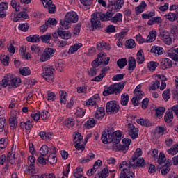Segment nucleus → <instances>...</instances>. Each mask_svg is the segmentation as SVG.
<instances>
[{"label":"nucleus","instance_id":"5fc2aeb1","mask_svg":"<svg viewBox=\"0 0 178 178\" xmlns=\"http://www.w3.org/2000/svg\"><path fill=\"white\" fill-rule=\"evenodd\" d=\"M47 99L49 102H52L56 99V94L54 92L48 91L47 92Z\"/></svg>","mask_w":178,"mask_h":178},{"label":"nucleus","instance_id":"09e8293b","mask_svg":"<svg viewBox=\"0 0 178 178\" xmlns=\"http://www.w3.org/2000/svg\"><path fill=\"white\" fill-rule=\"evenodd\" d=\"M129 97L127 93H124L121 95V105H123L124 106H126L127 104H129Z\"/></svg>","mask_w":178,"mask_h":178},{"label":"nucleus","instance_id":"2eb2a0df","mask_svg":"<svg viewBox=\"0 0 178 178\" xmlns=\"http://www.w3.org/2000/svg\"><path fill=\"white\" fill-rule=\"evenodd\" d=\"M26 19H29V15L26 11H21L19 13L14 14L13 20L16 22L20 20H26Z\"/></svg>","mask_w":178,"mask_h":178},{"label":"nucleus","instance_id":"6ab92c4d","mask_svg":"<svg viewBox=\"0 0 178 178\" xmlns=\"http://www.w3.org/2000/svg\"><path fill=\"white\" fill-rule=\"evenodd\" d=\"M19 127L21 130H26L27 131L31 130L33 127H34V124L31 122L30 120L26 122H22L19 124Z\"/></svg>","mask_w":178,"mask_h":178},{"label":"nucleus","instance_id":"f03ea898","mask_svg":"<svg viewBox=\"0 0 178 178\" xmlns=\"http://www.w3.org/2000/svg\"><path fill=\"white\" fill-rule=\"evenodd\" d=\"M114 13L112 10H109L105 14L102 13H96L92 15L91 18V26L93 29H98L101 27L102 22H110L114 24H118V23L122 22L123 19V15L122 13H116L114 17H113Z\"/></svg>","mask_w":178,"mask_h":178},{"label":"nucleus","instance_id":"9b49d317","mask_svg":"<svg viewBox=\"0 0 178 178\" xmlns=\"http://www.w3.org/2000/svg\"><path fill=\"white\" fill-rule=\"evenodd\" d=\"M43 6L48 9L49 13H55L56 12V6L52 3V0H40Z\"/></svg>","mask_w":178,"mask_h":178},{"label":"nucleus","instance_id":"0e129e2a","mask_svg":"<svg viewBox=\"0 0 178 178\" xmlns=\"http://www.w3.org/2000/svg\"><path fill=\"white\" fill-rule=\"evenodd\" d=\"M0 60L4 66H9V56H1L0 57Z\"/></svg>","mask_w":178,"mask_h":178},{"label":"nucleus","instance_id":"6e6d98bb","mask_svg":"<svg viewBox=\"0 0 178 178\" xmlns=\"http://www.w3.org/2000/svg\"><path fill=\"white\" fill-rule=\"evenodd\" d=\"M51 37L50 33H47L46 35H41L40 40L42 42H44V44H49Z\"/></svg>","mask_w":178,"mask_h":178},{"label":"nucleus","instance_id":"8fccbe9b","mask_svg":"<svg viewBox=\"0 0 178 178\" xmlns=\"http://www.w3.org/2000/svg\"><path fill=\"white\" fill-rule=\"evenodd\" d=\"M165 17L169 22H175L177 20L178 14L177 13H169L168 15H165Z\"/></svg>","mask_w":178,"mask_h":178},{"label":"nucleus","instance_id":"f8f14e48","mask_svg":"<svg viewBox=\"0 0 178 178\" xmlns=\"http://www.w3.org/2000/svg\"><path fill=\"white\" fill-rule=\"evenodd\" d=\"M127 127L129 136H131L133 140H136V138L138 137V128H136V127L131 123H129L127 124Z\"/></svg>","mask_w":178,"mask_h":178},{"label":"nucleus","instance_id":"338daca9","mask_svg":"<svg viewBox=\"0 0 178 178\" xmlns=\"http://www.w3.org/2000/svg\"><path fill=\"white\" fill-rule=\"evenodd\" d=\"M162 97L164 101H168L170 98V89L167 88L165 90H164L162 94Z\"/></svg>","mask_w":178,"mask_h":178},{"label":"nucleus","instance_id":"603ef678","mask_svg":"<svg viewBox=\"0 0 178 178\" xmlns=\"http://www.w3.org/2000/svg\"><path fill=\"white\" fill-rule=\"evenodd\" d=\"M19 73L22 76H30L31 74V70L29 67H24L22 69H19Z\"/></svg>","mask_w":178,"mask_h":178},{"label":"nucleus","instance_id":"e2e57ef3","mask_svg":"<svg viewBox=\"0 0 178 178\" xmlns=\"http://www.w3.org/2000/svg\"><path fill=\"white\" fill-rule=\"evenodd\" d=\"M81 141H83V136H81V134L79 132H75L74 136V143H75V144H77L79 143H81Z\"/></svg>","mask_w":178,"mask_h":178},{"label":"nucleus","instance_id":"4be33fe9","mask_svg":"<svg viewBox=\"0 0 178 178\" xmlns=\"http://www.w3.org/2000/svg\"><path fill=\"white\" fill-rule=\"evenodd\" d=\"M104 116H105V108L104 107L98 108L95 113V119L102 120Z\"/></svg>","mask_w":178,"mask_h":178},{"label":"nucleus","instance_id":"774afa93","mask_svg":"<svg viewBox=\"0 0 178 178\" xmlns=\"http://www.w3.org/2000/svg\"><path fill=\"white\" fill-rule=\"evenodd\" d=\"M155 16V11H151L148 13H143L142 14V18H143L145 20H147L148 19H152V17H154Z\"/></svg>","mask_w":178,"mask_h":178},{"label":"nucleus","instance_id":"6e6552de","mask_svg":"<svg viewBox=\"0 0 178 178\" xmlns=\"http://www.w3.org/2000/svg\"><path fill=\"white\" fill-rule=\"evenodd\" d=\"M106 111L107 113H118L119 112V104L116 101H110L106 103Z\"/></svg>","mask_w":178,"mask_h":178},{"label":"nucleus","instance_id":"4c0bfd02","mask_svg":"<svg viewBox=\"0 0 178 178\" xmlns=\"http://www.w3.org/2000/svg\"><path fill=\"white\" fill-rule=\"evenodd\" d=\"M136 62L134 57H131L128 61V70H134L136 69Z\"/></svg>","mask_w":178,"mask_h":178},{"label":"nucleus","instance_id":"69168bd1","mask_svg":"<svg viewBox=\"0 0 178 178\" xmlns=\"http://www.w3.org/2000/svg\"><path fill=\"white\" fill-rule=\"evenodd\" d=\"M99 178H107L109 176V172L108 169L104 168L102 171L98 173Z\"/></svg>","mask_w":178,"mask_h":178},{"label":"nucleus","instance_id":"79ce46f5","mask_svg":"<svg viewBox=\"0 0 178 178\" xmlns=\"http://www.w3.org/2000/svg\"><path fill=\"white\" fill-rule=\"evenodd\" d=\"M158 77L159 79V81H161L160 90L161 91H163V90L166 88V82H165V81L167 80L166 76L163 75H159Z\"/></svg>","mask_w":178,"mask_h":178},{"label":"nucleus","instance_id":"37998d69","mask_svg":"<svg viewBox=\"0 0 178 178\" xmlns=\"http://www.w3.org/2000/svg\"><path fill=\"white\" fill-rule=\"evenodd\" d=\"M167 152L169 155L175 156L178 152V144L172 145L168 150H167Z\"/></svg>","mask_w":178,"mask_h":178},{"label":"nucleus","instance_id":"4d7b16f0","mask_svg":"<svg viewBox=\"0 0 178 178\" xmlns=\"http://www.w3.org/2000/svg\"><path fill=\"white\" fill-rule=\"evenodd\" d=\"M83 105H86V106H95L97 107V100H94V99H92L91 97L86 102H83Z\"/></svg>","mask_w":178,"mask_h":178},{"label":"nucleus","instance_id":"a18cd8bd","mask_svg":"<svg viewBox=\"0 0 178 178\" xmlns=\"http://www.w3.org/2000/svg\"><path fill=\"white\" fill-rule=\"evenodd\" d=\"M125 47L127 49H133L136 47V41L133 39H129L125 42Z\"/></svg>","mask_w":178,"mask_h":178},{"label":"nucleus","instance_id":"ddd939ff","mask_svg":"<svg viewBox=\"0 0 178 178\" xmlns=\"http://www.w3.org/2000/svg\"><path fill=\"white\" fill-rule=\"evenodd\" d=\"M160 66L163 70H166V69H170L173 66V63L172 62V60L169 58H161L160 61Z\"/></svg>","mask_w":178,"mask_h":178},{"label":"nucleus","instance_id":"bb28decb","mask_svg":"<svg viewBox=\"0 0 178 178\" xmlns=\"http://www.w3.org/2000/svg\"><path fill=\"white\" fill-rule=\"evenodd\" d=\"M136 123H138V124H140V126H144L145 127H151V126H152V123H151L148 119H138L136 120Z\"/></svg>","mask_w":178,"mask_h":178},{"label":"nucleus","instance_id":"680f3d73","mask_svg":"<svg viewBox=\"0 0 178 178\" xmlns=\"http://www.w3.org/2000/svg\"><path fill=\"white\" fill-rule=\"evenodd\" d=\"M47 162H49L50 165H55V163L58 162V159L56 158V155L49 154V156L47 158Z\"/></svg>","mask_w":178,"mask_h":178},{"label":"nucleus","instance_id":"f704fd0d","mask_svg":"<svg viewBox=\"0 0 178 178\" xmlns=\"http://www.w3.org/2000/svg\"><path fill=\"white\" fill-rule=\"evenodd\" d=\"M156 39V31H152L149 32V35L147 37L146 42H153Z\"/></svg>","mask_w":178,"mask_h":178},{"label":"nucleus","instance_id":"a211bd4d","mask_svg":"<svg viewBox=\"0 0 178 178\" xmlns=\"http://www.w3.org/2000/svg\"><path fill=\"white\" fill-rule=\"evenodd\" d=\"M97 60L99 62L101 65H108L109 63V57H107L104 53H99L97 55Z\"/></svg>","mask_w":178,"mask_h":178},{"label":"nucleus","instance_id":"aec40b11","mask_svg":"<svg viewBox=\"0 0 178 178\" xmlns=\"http://www.w3.org/2000/svg\"><path fill=\"white\" fill-rule=\"evenodd\" d=\"M13 79V75L10 74H8L4 76V79L1 81V84L4 87H8V86H10L12 83V80Z\"/></svg>","mask_w":178,"mask_h":178},{"label":"nucleus","instance_id":"58836bf2","mask_svg":"<svg viewBox=\"0 0 178 178\" xmlns=\"http://www.w3.org/2000/svg\"><path fill=\"white\" fill-rule=\"evenodd\" d=\"M25 172L29 176H34V175L37 174V170H35V165H29L26 168Z\"/></svg>","mask_w":178,"mask_h":178},{"label":"nucleus","instance_id":"c756f323","mask_svg":"<svg viewBox=\"0 0 178 178\" xmlns=\"http://www.w3.org/2000/svg\"><path fill=\"white\" fill-rule=\"evenodd\" d=\"M147 69L148 70H149V72H155V70H156V67H158V66H159V63L156 62V61H150L149 63H147Z\"/></svg>","mask_w":178,"mask_h":178},{"label":"nucleus","instance_id":"72a5a7b5","mask_svg":"<svg viewBox=\"0 0 178 178\" xmlns=\"http://www.w3.org/2000/svg\"><path fill=\"white\" fill-rule=\"evenodd\" d=\"M20 83H22V80L20 79V78L13 76V80L10 86L13 87V88H17V87L20 86Z\"/></svg>","mask_w":178,"mask_h":178},{"label":"nucleus","instance_id":"7c9ffc66","mask_svg":"<svg viewBox=\"0 0 178 178\" xmlns=\"http://www.w3.org/2000/svg\"><path fill=\"white\" fill-rule=\"evenodd\" d=\"M63 124L64 126H65V127H67L68 129H72V127H74L75 124L74 119L72 118H68L65 119Z\"/></svg>","mask_w":178,"mask_h":178},{"label":"nucleus","instance_id":"ea45409f","mask_svg":"<svg viewBox=\"0 0 178 178\" xmlns=\"http://www.w3.org/2000/svg\"><path fill=\"white\" fill-rule=\"evenodd\" d=\"M150 52L152 54H155V55H162L163 54V48L154 46L152 47Z\"/></svg>","mask_w":178,"mask_h":178},{"label":"nucleus","instance_id":"39448f33","mask_svg":"<svg viewBox=\"0 0 178 178\" xmlns=\"http://www.w3.org/2000/svg\"><path fill=\"white\" fill-rule=\"evenodd\" d=\"M54 67L50 65H46L43 67V72L42 73V77L47 81V83H52L54 81Z\"/></svg>","mask_w":178,"mask_h":178},{"label":"nucleus","instance_id":"9d476101","mask_svg":"<svg viewBox=\"0 0 178 178\" xmlns=\"http://www.w3.org/2000/svg\"><path fill=\"white\" fill-rule=\"evenodd\" d=\"M108 8L112 9L113 10H119L123 8V5H124V0H116V1H108Z\"/></svg>","mask_w":178,"mask_h":178},{"label":"nucleus","instance_id":"3c124183","mask_svg":"<svg viewBox=\"0 0 178 178\" xmlns=\"http://www.w3.org/2000/svg\"><path fill=\"white\" fill-rule=\"evenodd\" d=\"M49 152V148L46 145H42L40 149V154L42 156H47Z\"/></svg>","mask_w":178,"mask_h":178},{"label":"nucleus","instance_id":"b1692460","mask_svg":"<svg viewBox=\"0 0 178 178\" xmlns=\"http://www.w3.org/2000/svg\"><path fill=\"white\" fill-rule=\"evenodd\" d=\"M147 6L145 1H141L139 6L135 8L136 15H141V13H143V12L145 10V8H147Z\"/></svg>","mask_w":178,"mask_h":178},{"label":"nucleus","instance_id":"864d4df0","mask_svg":"<svg viewBox=\"0 0 178 178\" xmlns=\"http://www.w3.org/2000/svg\"><path fill=\"white\" fill-rule=\"evenodd\" d=\"M10 5L12 8L15 10V12H20V9H22V7L20 6V3L17 2V1L12 0Z\"/></svg>","mask_w":178,"mask_h":178},{"label":"nucleus","instance_id":"0eeeda50","mask_svg":"<svg viewBox=\"0 0 178 178\" xmlns=\"http://www.w3.org/2000/svg\"><path fill=\"white\" fill-rule=\"evenodd\" d=\"M54 54L55 49L50 47L46 48L40 56V62H47L54 56Z\"/></svg>","mask_w":178,"mask_h":178},{"label":"nucleus","instance_id":"a19ab883","mask_svg":"<svg viewBox=\"0 0 178 178\" xmlns=\"http://www.w3.org/2000/svg\"><path fill=\"white\" fill-rule=\"evenodd\" d=\"M39 136L42 138V140H51L52 138V133L51 132H45V131H40L39 133Z\"/></svg>","mask_w":178,"mask_h":178},{"label":"nucleus","instance_id":"393cba45","mask_svg":"<svg viewBox=\"0 0 178 178\" xmlns=\"http://www.w3.org/2000/svg\"><path fill=\"white\" fill-rule=\"evenodd\" d=\"M162 17H152L148 22V26H154V24H162Z\"/></svg>","mask_w":178,"mask_h":178},{"label":"nucleus","instance_id":"dca6fc26","mask_svg":"<svg viewBox=\"0 0 178 178\" xmlns=\"http://www.w3.org/2000/svg\"><path fill=\"white\" fill-rule=\"evenodd\" d=\"M169 58H171L174 62H178V48H171L167 51Z\"/></svg>","mask_w":178,"mask_h":178},{"label":"nucleus","instance_id":"de8ad7c7","mask_svg":"<svg viewBox=\"0 0 178 178\" xmlns=\"http://www.w3.org/2000/svg\"><path fill=\"white\" fill-rule=\"evenodd\" d=\"M81 30V23L79 22L76 25H74V29H72L73 35H79L80 34V31Z\"/></svg>","mask_w":178,"mask_h":178},{"label":"nucleus","instance_id":"2f4dec72","mask_svg":"<svg viewBox=\"0 0 178 178\" xmlns=\"http://www.w3.org/2000/svg\"><path fill=\"white\" fill-rule=\"evenodd\" d=\"M143 54H144V51H143L142 49H140L136 54V60L138 65H142V63H144L145 58Z\"/></svg>","mask_w":178,"mask_h":178},{"label":"nucleus","instance_id":"c9c22d12","mask_svg":"<svg viewBox=\"0 0 178 178\" xmlns=\"http://www.w3.org/2000/svg\"><path fill=\"white\" fill-rule=\"evenodd\" d=\"M60 23L61 24V28L64 30H67V29H70L72 26V22L69 20H67L65 17L64 20H60Z\"/></svg>","mask_w":178,"mask_h":178},{"label":"nucleus","instance_id":"7ed1b4c3","mask_svg":"<svg viewBox=\"0 0 178 178\" xmlns=\"http://www.w3.org/2000/svg\"><path fill=\"white\" fill-rule=\"evenodd\" d=\"M101 138L103 144L113 143V144L118 145L120 143V141H122V131H116L115 133H113L109 128L106 129L102 133Z\"/></svg>","mask_w":178,"mask_h":178},{"label":"nucleus","instance_id":"cd10ccee","mask_svg":"<svg viewBox=\"0 0 178 178\" xmlns=\"http://www.w3.org/2000/svg\"><path fill=\"white\" fill-rule=\"evenodd\" d=\"M82 47V43H76L74 45L70 47L68 54H70V55H72V54L77 52V51H79V49H80Z\"/></svg>","mask_w":178,"mask_h":178},{"label":"nucleus","instance_id":"4468645a","mask_svg":"<svg viewBox=\"0 0 178 178\" xmlns=\"http://www.w3.org/2000/svg\"><path fill=\"white\" fill-rule=\"evenodd\" d=\"M65 17L66 20H68L71 23H77L79 22V15L74 11L67 13Z\"/></svg>","mask_w":178,"mask_h":178},{"label":"nucleus","instance_id":"f257e3e1","mask_svg":"<svg viewBox=\"0 0 178 178\" xmlns=\"http://www.w3.org/2000/svg\"><path fill=\"white\" fill-rule=\"evenodd\" d=\"M141 155H143V151L141 149L137 148L131 157L134 163H131V161H124L119 165V170L123 169L120 174V178H134V173L131 169L144 168L145 165V160L140 158Z\"/></svg>","mask_w":178,"mask_h":178},{"label":"nucleus","instance_id":"bf43d9fd","mask_svg":"<svg viewBox=\"0 0 178 178\" xmlns=\"http://www.w3.org/2000/svg\"><path fill=\"white\" fill-rule=\"evenodd\" d=\"M31 117L35 122H38V120L41 119V112L34 111L31 114Z\"/></svg>","mask_w":178,"mask_h":178},{"label":"nucleus","instance_id":"052dcab7","mask_svg":"<svg viewBox=\"0 0 178 178\" xmlns=\"http://www.w3.org/2000/svg\"><path fill=\"white\" fill-rule=\"evenodd\" d=\"M115 151H122L123 154H126L129 151V147L124 145H115Z\"/></svg>","mask_w":178,"mask_h":178},{"label":"nucleus","instance_id":"a878e982","mask_svg":"<svg viewBox=\"0 0 178 178\" xmlns=\"http://www.w3.org/2000/svg\"><path fill=\"white\" fill-rule=\"evenodd\" d=\"M164 122L165 123H172L173 122V111L168 109L164 115Z\"/></svg>","mask_w":178,"mask_h":178},{"label":"nucleus","instance_id":"473e14b6","mask_svg":"<svg viewBox=\"0 0 178 178\" xmlns=\"http://www.w3.org/2000/svg\"><path fill=\"white\" fill-rule=\"evenodd\" d=\"M97 124V121L94 118H90L88 122H86L84 126L86 129H92V127H95Z\"/></svg>","mask_w":178,"mask_h":178},{"label":"nucleus","instance_id":"49530a36","mask_svg":"<svg viewBox=\"0 0 178 178\" xmlns=\"http://www.w3.org/2000/svg\"><path fill=\"white\" fill-rule=\"evenodd\" d=\"M60 102L65 105L67 98V93L63 90L60 91Z\"/></svg>","mask_w":178,"mask_h":178},{"label":"nucleus","instance_id":"f3484780","mask_svg":"<svg viewBox=\"0 0 178 178\" xmlns=\"http://www.w3.org/2000/svg\"><path fill=\"white\" fill-rule=\"evenodd\" d=\"M8 9H9L8 2L0 3V18L3 19V17H6V10H8Z\"/></svg>","mask_w":178,"mask_h":178},{"label":"nucleus","instance_id":"13d9d810","mask_svg":"<svg viewBox=\"0 0 178 178\" xmlns=\"http://www.w3.org/2000/svg\"><path fill=\"white\" fill-rule=\"evenodd\" d=\"M117 65L120 69H123L127 65V60L126 58L118 59Z\"/></svg>","mask_w":178,"mask_h":178},{"label":"nucleus","instance_id":"c85d7f7f","mask_svg":"<svg viewBox=\"0 0 178 178\" xmlns=\"http://www.w3.org/2000/svg\"><path fill=\"white\" fill-rule=\"evenodd\" d=\"M26 40L28 42H33V43L40 42V41H41V39L39 35H31L26 37Z\"/></svg>","mask_w":178,"mask_h":178},{"label":"nucleus","instance_id":"1a4fd4ad","mask_svg":"<svg viewBox=\"0 0 178 178\" xmlns=\"http://www.w3.org/2000/svg\"><path fill=\"white\" fill-rule=\"evenodd\" d=\"M159 38L165 45H172V37L168 31H161L159 33Z\"/></svg>","mask_w":178,"mask_h":178},{"label":"nucleus","instance_id":"412c9836","mask_svg":"<svg viewBox=\"0 0 178 178\" xmlns=\"http://www.w3.org/2000/svg\"><path fill=\"white\" fill-rule=\"evenodd\" d=\"M58 35L63 40H70V38H72V32L69 31L58 30Z\"/></svg>","mask_w":178,"mask_h":178},{"label":"nucleus","instance_id":"423d86ee","mask_svg":"<svg viewBox=\"0 0 178 178\" xmlns=\"http://www.w3.org/2000/svg\"><path fill=\"white\" fill-rule=\"evenodd\" d=\"M134 94H135V97H134L131 99L132 104L134 106H138V102L141 101L144 93L141 91V85H138L136 87L134 90Z\"/></svg>","mask_w":178,"mask_h":178},{"label":"nucleus","instance_id":"20e7f679","mask_svg":"<svg viewBox=\"0 0 178 178\" xmlns=\"http://www.w3.org/2000/svg\"><path fill=\"white\" fill-rule=\"evenodd\" d=\"M124 85L122 83H115L109 86H105L104 87L103 95L108 97V95H118L123 91Z\"/></svg>","mask_w":178,"mask_h":178},{"label":"nucleus","instance_id":"5701e85b","mask_svg":"<svg viewBox=\"0 0 178 178\" xmlns=\"http://www.w3.org/2000/svg\"><path fill=\"white\" fill-rule=\"evenodd\" d=\"M97 49H98V51H104V49H106V51H111V44L104 41L101 42H97Z\"/></svg>","mask_w":178,"mask_h":178},{"label":"nucleus","instance_id":"e433bc0d","mask_svg":"<svg viewBox=\"0 0 178 178\" xmlns=\"http://www.w3.org/2000/svg\"><path fill=\"white\" fill-rule=\"evenodd\" d=\"M95 158V154L94 153H89L86 156V159H80V163H87L88 162H90V161H92Z\"/></svg>","mask_w":178,"mask_h":178},{"label":"nucleus","instance_id":"c03bdc74","mask_svg":"<svg viewBox=\"0 0 178 178\" xmlns=\"http://www.w3.org/2000/svg\"><path fill=\"white\" fill-rule=\"evenodd\" d=\"M9 124L11 130H15L17 127V118H10Z\"/></svg>","mask_w":178,"mask_h":178}]
</instances>
